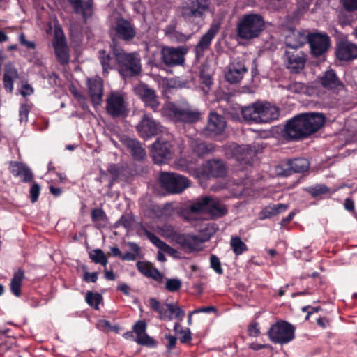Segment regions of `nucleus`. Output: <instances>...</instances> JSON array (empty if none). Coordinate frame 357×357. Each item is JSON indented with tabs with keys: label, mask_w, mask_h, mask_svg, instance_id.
<instances>
[{
	"label": "nucleus",
	"mask_w": 357,
	"mask_h": 357,
	"mask_svg": "<svg viewBox=\"0 0 357 357\" xmlns=\"http://www.w3.org/2000/svg\"><path fill=\"white\" fill-rule=\"evenodd\" d=\"M136 129L139 137L144 139H150L162 132L161 124L146 114L142 116Z\"/></svg>",
	"instance_id": "13"
},
{
	"label": "nucleus",
	"mask_w": 357,
	"mask_h": 357,
	"mask_svg": "<svg viewBox=\"0 0 357 357\" xmlns=\"http://www.w3.org/2000/svg\"><path fill=\"white\" fill-rule=\"evenodd\" d=\"M287 89L293 93H303L305 92L306 86L302 82H293L289 84V85L287 86Z\"/></svg>",
	"instance_id": "50"
},
{
	"label": "nucleus",
	"mask_w": 357,
	"mask_h": 357,
	"mask_svg": "<svg viewBox=\"0 0 357 357\" xmlns=\"http://www.w3.org/2000/svg\"><path fill=\"white\" fill-rule=\"evenodd\" d=\"M341 4L347 12L357 11V0H341Z\"/></svg>",
	"instance_id": "56"
},
{
	"label": "nucleus",
	"mask_w": 357,
	"mask_h": 357,
	"mask_svg": "<svg viewBox=\"0 0 357 357\" xmlns=\"http://www.w3.org/2000/svg\"><path fill=\"white\" fill-rule=\"evenodd\" d=\"M305 191L311 195L312 197H317L322 195L326 194L329 191V189L326 185L324 184H317L306 188Z\"/></svg>",
	"instance_id": "45"
},
{
	"label": "nucleus",
	"mask_w": 357,
	"mask_h": 357,
	"mask_svg": "<svg viewBox=\"0 0 357 357\" xmlns=\"http://www.w3.org/2000/svg\"><path fill=\"white\" fill-rule=\"evenodd\" d=\"M107 171L112 176L113 179L117 178L120 175V169L116 164H110Z\"/></svg>",
	"instance_id": "64"
},
{
	"label": "nucleus",
	"mask_w": 357,
	"mask_h": 357,
	"mask_svg": "<svg viewBox=\"0 0 357 357\" xmlns=\"http://www.w3.org/2000/svg\"><path fill=\"white\" fill-rule=\"evenodd\" d=\"M307 38L310 53L314 57L323 56L330 47L331 39L326 33H309Z\"/></svg>",
	"instance_id": "11"
},
{
	"label": "nucleus",
	"mask_w": 357,
	"mask_h": 357,
	"mask_svg": "<svg viewBox=\"0 0 357 357\" xmlns=\"http://www.w3.org/2000/svg\"><path fill=\"white\" fill-rule=\"evenodd\" d=\"M113 30L114 37L126 43L132 42L137 35L135 24L131 21L123 17L116 19Z\"/></svg>",
	"instance_id": "12"
},
{
	"label": "nucleus",
	"mask_w": 357,
	"mask_h": 357,
	"mask_svg": "<svg viewBox=\"0 0 357 357\" xmlns=\"http://www.w3.org/2000/svg\"><path fill=\"white\" fill-rule=\"evenodd\" d=\"M52 46L57 61L62 66L68 64L70 61V49L63 33L61 36L58 33L55 34Z\"/></svg>",
	"instance_id": "19"
},
{
	"label": "nucleus",
	"mask_w": 357,
	"mask_h": 357,
	"mask_svg": "<svg viewBox=\"0 0 357 357\" xmlns=\"http://www.w3.org/2000/svg\"><path fill=\"white\" fill-rule=\"evenodd\" d=\"M149 305L153 311L159 314L161 319L171 320L172 319V314H174L176 318L182 321L185 316V311L180 307L172 303H161L155 298L149 299Z\"/></svg>",
	"instance_id": "8"
},
{
	"label": "nucleus",
	"mask_w": 357,
	"mask_h": 357,
	"mask_svg": "<svg viewBox=\"0 0 357 357\" xmlns=\"http://www.w3.org/2000/svg\"><path fill=\"white\" fill-rule=\"evenodd\" d=\"M146 324L143 320L137 321L132 327L133 331L137 334V337L145 333Z\"/></svg>",
	"instance_id": "57"
},
{
	"label": "nucleus",
	"mask_w": 357,
	"mask_h": 357,
	"mask_svg": "<svg viewBox=\"0 0 357 357\" xmlns=\"http://www.w3.org/2000/svg\"><path fill=\"white\" fill-rule=\"evenodd\" d=\"M18 78V72L14 65L9 62L4 66V73L3 77V87L5 90L10 93L13 91V84L16 79Z\"/></svg>",
	"instance_id": "31"
},
{
	"label": "nucleus",
	"mask_w": 357,
	"mask_h": 357,
	"mask_svg": "<svg viewBox=\"0 0 357 357\" xmlns=\"http://www.w3.org/2000/svg\"><path fill=\"white\" fill-rule=\"evenodd\" d=\"M136 342L141 345L151 347L155 345L154 340L146 333L137 337Z\"/></svg>",
	"instance_id": "53"
},
{
	"label": "nucleus",
	"mask_w": 357,
	"mask_h": 357,
	"mask_svg": "<svg viewBox=\"0 0 357 357\" xmlns=\"http://www.w3.org/2000/svg\"><path fill=\"white\" fill-rule=\"evenodd\" d=\"M226 128L225 118L213 112H211L206 125V131L210 136H217L222 134Z\"/></svg>",
	"instance_id": "22"
},
{
	"label": "nucleus",
	"mask_w": 357,
	"mask_h": 357,
	"mask_svg": "<svg viewBox=\"0 0 357 357\" xmlns=\"http://www.w3.org/2000/svg\"><path fill=\"white\" fill-rule=\"evenodd\" d=\"M241 113L244 120L259 123V102L241 107Z\"/></svg>",
	"instance_id": "36"
},
{
	"label": "nucleus",
	"mask_w": 357,
	"mask_h": 357,
	"mask_svg": "<svg viewBox=\"0 0 357 357\" xmlns=\"http://www.w3.org/2000/svg\"><path fill=\"white\" fill-rule=\"evenodd\" d=\"M248 72V68L243 62L232 63L225 74L226 80L231 84L238 83L244 74Z\"/></svg>",
	"instance_id": "28"
},
{
	"label": "nucleus",
	"mask_w": 357,
	"mask_h": 357,
	"mask_svg": "<svg viewBox=\"0 0 357 357\" xmlns=\"http://www.w3.org/2000/svg\"><path fill=\"white\" fill-rule=\"evenodd\" d=\"M124 144L130 150L134 160L140 161L145 158V149L142 146L141 143L138 140L132 138H126Z\"/></svg>",
	"instance_id": "33"
},
{
	"label": "nucleus",
	"mask_w": 357,
	"mask_h": 357,
	"mask_svg": "<svg viewBox=\"0 0 357 357\" xmlns=\"http://www.w3.org/2000/svg\"><path fill=\"white\" fill-rule=\"evenodd\" d=\"M91 218L93 222H105L107 219L105 212L102 208L92 209Z\"/></svg>",
	"instance_id": "49"
},
{
	"label": "nucleus",
	"mask_w": 357,
	"mask_h": 357,
	"mask_svg": "<svg viewBox=\"0 0 357 357\" xmlns=\"http://www.w3.org/2000/svg\"><path fill=\"white\" fill-rule=\"evenodd\" d=\"M29 109L26 105H22L20 107L19 116L20 122H27L29 116Z\"/></svg>",
	"instance_id": "61"
},
{
	"label": "nucleus",
	"mask_w": 357,
	"mask_h": 357,
	"mask_svg": "<svg viewBox=\"0 0 357 357\" xmlns=\"http://www.w3.org/2000/svg\"><path fill=\"white\" fill-rule=\"evenodd\" d=\"M187 51L185 47H163L161 50L162 61L169 67L182 65Z\"/></svg>",
	"instance_id": "17"
},
{
	"label": "nucleus",
	"mask_w": 357,
	"mask_h": 357,
	"mask_svg": "<svg viewBox=\"0 0 357 357\" xmlns=\"http://www.w3.org/2000/svg\"><path fill=\"white\" fill-rule=\"evenodd\" d=\"M106 110L113 118L126 116L128 109L123 96L116 92H112L106 100Z\"/></svg>",
	"instance_id": "15"
},
{
	"label": "nucleus",
	"mask_w": 357,
	"mask_h": 357,
	"mask_svg": "<svg viewBox=\"0 0 357 357\" xmlns=\"http://www.w3.org/2000/svg\"><path fill=\"white\" fill-rule=\"evenodd\" d=\"M259 123H269L278 119L279 116L278 109L269 102H259Z\"/></svg>",
	"instance_id": "27"
},
{
	"label": "nucleus",
	"mask_w": 357,
	"mask_h": 357,
	"mask_svg": "<svg viewBox=\"0 0 357 357\" xmlns=\"http://www.w3.org/2000/svg\"><path fill=\"white\" fill-rule=\"evenodd\" d=\"M266 28L264 17L255 13L243 15L236 25V35L242 40H253L259 38Z\"/></svg>",
	"instance_id": "3"
},
{
	"label": "nucleus",
	"mask_w": 357,
	"mask_h": 357,
	"mask_svg": "<svg viewBox=\"0 0 357 357\" xmlns=\"http://www.w3.org/2000/svg\"><path fill=\"white\" fill-rule=\"evenodd\" d=\"M30 198L32 203H35L38 201L40 193V186L36 182H33L30 188Z\"/></svg>",
	"instance_id": "54"
},
{
	"label": "nucleus",
	"mask_w": 357,
	"mask_h": 357,
	"mask_svg": "<svg viewBox=\"0 0 357 357\" xmlns=\"http://www.w3.org/2000/svg\"><path fill=\"white\" fill-rule=\"evenodd\" d=\"M25 165L17 161H10L9 162V170L15 177H18L22 174Z\"/></svg>",
	"instance_id": "48"
},
{
	"label": "nucleus",
	"mask_w": 357,
	"mask_h": 357,
	"mask_svg": "<svg viewBox=\"0 0 357 357\" xmlns=\"http://www.w3.org/2000/svg\"><path fill=\"white\" fill-rule=\"evenodd\" d=\"M336 56L341 61H351L357 58V45L349 41H340L336 48Z\"/></svg>",
	"instance_id": "25"
},
{
	"label": "nucleus",
	"mask_w": 357,
	"mask_h": 357,
	"mask_svg": "<svg viewBox=\"0 0 357 357\" xmlns=\"http://www.w3.org/2000/svg\"><path fill=\"white\" fill-rule=\"evenodd\" d=\"M110 45L114 56L116 59L119 72L123 77H132L139 75L142 72L141 59L137 52L127 53L119 47L114 38Z\"/></svg>",
	"instance_id": "2"
},
{
	"label": "nucleus",
	"mask_w": 357,
	"mask_h": 357,
	"mask_svg": "<svg viewBox=\"0 0 357 357\" xmlns=\"http://www.w3.org/2000/svg\"><path fill=\"white\" fill-rule=\"evenodd\" d=\"M308 34L305 35V33L298 30H292L287 36L284 41L287 49H296L299 50L305 43H307Z\"/></svg>",
	"instance_id": "26"
},
{
	"label": "nucleus",
	"mask_w": 357,
	"mask_h": 357,
	"mask_svg": "<svg viewBox=\"0 0 357 357\" xmlns=\"http://www.w3.org/2000/svg\"><path fill=\"white\" fill-rule=\"evenodd\" d=\"M320 84L324 89L334 92H338L344 88V84L337 77L333 70H327L324 73L323 76L320 78Z\"/></svg>",
	"instance_id": "24"
},
{
	"label": "nucleus",
	"mask_w": 357,
	"mask_h": 357,
	"mask_svg": "<svg viewBox=\"0 0 357 357\" xmlns=\"http://www.w3.org/2000/svg\"><path fill=\"white\" fill-rule=\"evenodd\" d=\"M238 154L236 159L245 164L251 165L253 158L257 155V150L255 146L246 145L245 146H239L237 149Z\"/></svg>",
	"instance_id": "34"
},
{
	"label": "nucleus",
	"mask_w": 357,
	"mask_h": 357,
	"mask_svg": "<svg viewBox=\"0 0 357 357\" xmlns=\"http://www.w3.org/2000/svg\"><path fill=\"white\" fill-rule=\"evenodd\" d=\"M310 162L305 158H296L282 161L276 167L278 175L289 176L292 173H303L310 168Z\"/></svg>",
	"instance_id": "9"
},
{
	"label": "nucleus",
	"mask_w": 357,
	"mask_h": 357,
	"mask_svg": "<svg viewBox=\"0 0 357 357\" xmlns=\"http://www.w3.org/2000/svg\"><path fill=\"white\" fill-rule=\"evenodd\" d=\"M274 204H269L262 209L260 212V219L264 220L266 218H271L276 215Z\"/></svg>",
	"instance_id": "52"
},
{
	"label": "nucleus",
	"mask_w": 357,
	"mask_h": 357,
	"mask_svg": "<svg viewBox=\"0 0 357 357\" xmlns=\"http://www.w3.org/2000/svg\"><path fill=\"white\" fill-rule=\"evenodd\" d=\"M179 333L182 335L179 338L181 343H187L192 340L191 332L189 328L181 329Z\"/></svg>",
	"instance_id": "62"
},
{
	"label": "nucleus",
	"mask_w": 357,
	"mask_h": 357,
	"mask_svg": "<svg viewBox=\"0 0 357 357\" xmlns=\"http://www.w3.org/2000/svg\"><path fill=\"white\" fill-rule=\"evenodd\" d=\"M136 267L139 272L144 276L151 278L157 282H162L163 275L158 271L157 268L153 266V264L145 261H138L136 263Z\"/></svg>",
	"instance_id": "29"
},
{
	"label": "nucleus",
	"mask_w": 357,
	"mask_h": 357,
	"mask_svg": "<svg viewBox=\"0 0 357 357\" xmlns=\"http://www.w3.org/2000/svg\"><path fill=\"white\" fill-rule=\"evenodd\" d=\"M144 232L146 237L149 238V240L159 249L167 252L170 248V246L169 245H167L165 242L162 241L158 236H157L153 233L149 231L146 229H144Z\"/></svg>",
	"instance_id": "40"
},
{
	"label": "nucleus",
	"mask_w": 357,
	"mask_h": 357,
	"mask_svg": "<svg viewBox=\"0 0 357 357\" xmlns=\"http://www.w3.org/2000/svg\"><path fill=\"white\" fill-rule=\"evenodd\" d=\"M306 60L307 55L302 50L294 48L285 50V66L292 74L300 73L305 68Z\"/></svg>",
	"instance_id": "10"
},
{
	"label": "nucleus",
	"mask_w": 357,
	"mask_h": 357,
	"mask_svg": "<svg viewBox=\"0 0 357 357\" xmlns=\"http://www.w3.org/2000/svg\"><path fill=\"white\" fill-rule=\"evenodd\" d=\"M181 287V282L177 278L167 279L165 283V289L169 292H176Z\"/></svg>",
	"instance_id": "47"
},
{
	"label": "nucleus",
	"mask_w": 357,
	"mask_h": 357,
	"mask_svg": "<svg viewBox=\"0 0 357 357\" xmlns=\"http://www.w3.org/2000/svg\"><path fill=\"white\" fill-rule=\"evenodd\" d=\"M295 327L286 321H278L271 326L268 335L270 340L278 344H287L294 339Z\"/></svg>",
	"instance_id": "6"
},
{
	"label": "nucleus",
	"mask_w": 357,
	"mask_h": 357,
	"mask_svg": "<svg viewBox=\"0 0 357 357\" xmlns=\"http://www.w3.org/2000/svg\"><path fill=\"white\" fill-rule=\"evenodd\" d=\"M220 28V23L213 22L206 33L201 37L193 50L197 59L204 56V52L210 48L212 40L219 32Z\"/></svg>",
	"instance_id": "18"
},
{
	"label": "nucleus",
	"mask_w": 357,
	"mask_h": 357,
	"mask_svg": "<svg viewBox=\"0 0 357 357\" xmlns=\"http://www.w3.org/2000/svg\"><path fill=\"white\" fill-rule=\"evenodd\" d=\"M137 93L146 107H150L153 111L158 110L160 103L157 99L155 90L143 84L137 88Z\"/></svg>",
	"instance_id": "23"
},
{
	"label": "nucleus",
	"mask_w": 357,
	"mask_h": 357,
	"mask_svg": "<svg viewBox=\"0 0 357 357\" xmlns=\"http://www.w3.org/2000/svg\"><path fill=\"white\" fill-rule=\"evenodd\" d=\"M159 181L161 188L170 194H180L190 185L187 177L173 172H162Z\"/></svg>",
	"instance_id": "5"
},
{
	"label": "nucleus",
	"mask_w": 357,
	"mask_h": 357,
	"mask_svg": "<svg viewBox=\"0 0 357 357\" xmlns=\"http://www.w3.org/2000/svg\"><path fill=\"white\" fill-rule=\"evenodd\" d=\"M210 265L211 267L215 271V272L219 275L223 274V269L221 266L220 259L215 255H211L210 257Z\"/></svg>",
	"instance_id": "51"
},
{
	"label": "nucleus",
	"mask_w": 357,
	"mask_h": 357,
	"mask_svg": "<svg viewBox=\"0 0 357 357\" xmlns=\"http://www.w3.org/2000/svg\"><path fill=\"white\" fill-rule=\"evenodd\" d=\"M177 21L176 19H173L170 21L169 24L164 29L165 35L167 36L172 37L177 32L176 29Z\"/></svg>",
	"instance_id": "55"
},
{
	"label": "nucleus",
	"mask_w": 357,
	"mask_h": 357,
	"mask_svg": "<svg viewBox=\"0 0 357 357\" xmlns=\"http://www.w3.org/2000/svg\"><path fill=\"white\" fill-rule=\"evenodd\" d=\"M77 14H82L86 22L93 15V0H68Z\"/></svg>",
	"instance_id": "30"
},
{
	"label": "nucleus",
	"mask_w": 357,
	"mask_h": 357,
	"mask_svg": "<svg viewBox=\"0 0 357 357\" xmlns=\"http://www.w3.org/2000/svg\"><path fill=\"white\" fill-rule=\"evenodd\" d=\"M24 278V271L19 268L17 271L14 273L10 280V289L11 293L16 297H20L22 294V285Z\"/></svg>",
	"instance_id": "35"
},
{
	"label": "nucleus",
	"mask_w": 357,
	"mask_h": 357,
	"mask_svg": "<svg viewBox=\"0 0 357 357\" xmlns=\"http://www.w3.org/2000/svg\"><path fill=\"white\" fill-rule=\"evenodd\" d=\"M98 278V273L97 272H87L86 271L82 277V280L86 283L96 282Z\"/></svg>",
	"instance_id": "60"
},
{
	"label": "nucleus",
	"mask_w": 357,
	"mask_h": 357,
	"mask_svg": "<svg viewBox=\"0 0 357 357\" xmlns=\"http://www.w3.org/2000/svg\"><path fill=\"white\" fill-rule=\"evenodd\" d=\"M230 245L236 255H240L248 250L247 245L237 236L231 237Z\"/></svg>",
	"instance_id": "42"
},
{
	"label": "nucleus",
	"mask_w": 357,
	"mask_h": 357,
	"mask_svg": "<svg viewBox=\"0 0 357 357\" xmlns=\"http://www.w3.org/2000/svg\"><path fill=\"white\" fill-rule=\"evenodd\" d=\"M326 116L321 112H310L296 115L287 121L284 136L287 140L303 139L319 130Z\"/></svg>",
	"instance_id": "1"
},
{
	"label": "nucleus",
	"mask_w": 357,
	"mask_h": 357,
	"mask_svg": "<svg viewBox=\"0 0 357 357\" xmlns=\"http://www.w3.org/2000/svg\"><path fill=\"white\" fill-rule=\"evenodd\" d=\"M248 334L251 337H258L260 334L259 324L256 321L252 322L248 326Z\"/></svg>",
	"instance_id": "58"
},
{
	"label": "nucleus",
	"mask_w": 357,
	"mask_h": 357,
	"mask_svg": "<svg viewBox=\"0 0 357 357\" xmlns=\"http://www.w3.org/2000/svg\"><path fill=\"white\" fill-rule=\"evenodd\" d=\"M85 300L90 307L95 310H99V305L102 301V296L98 292L88 291L86 294Z\"/></svg>",
	"instance_id": "41"
},
{
	"label": "nucleus",
	"mask_w": 357,
	"mask_h": 357,
	"mask_svg": "<svg viewBox=\"0 0 357 357\" xmlns=\"http://www.w3.org/2000/svg\"><path fill=\"white\" fill-rule=\"evenodd\" d=\"M193 152L199 157H202L213 150L212 144H206L202 142H195L192 144Z\"/></svg>",
	"instance_id": "38"
},
{
	"label": "nucleus",
	"mask_w": 357,
	"mask_h": 357,
	"mask_svg": "<svg viewBox=\"0 0 357 357\" xmlns=\"http://www.w3.org/2000/svg\"><path fill=\"white\" fill-rule=\"evenodd\" d=\"M209 197H202L189 205V211L192 213H206Z\"/></svg>",
	"instance_id": "39"
},
{
	"label": "nucleus",
	"mask_w": 357,
	"mask_h": 357,
	"mask_svg": "<svg viewBox=\"0 0 357 357\" xmlns=\"http://www.w3.org/2000/svg\"><path fill=\"white\" fill-rule=\"evenodd\" d=\"M172 144L163 139L158 138L151 149V156L154 163H166L172 156Z\"/></svg>",
	"instance_id": "16"
},
{
	"label": "nucleus",
	"mask_w": 357,
	"mask_h": 357,
	"mask_svg": "<svg viewBox=\"0 0 357 357\" xmlns=\"http://www.w3.org/2000/svg\"><path fill=\"white\" fill-rule=\"evenodd\" d=\"M89 257L95 264H100L104 266L107 264V258L104 252L99 248L94 249L89 252Z\"/></svg>",
	"instance_id": "43"
},
{
	"label": "nucleus",
	"mask_w": 357,
	"mask_h": 357,
	"mask_svg": "<svg viewBox=\"0 0 357 357\" xmlns=\"http://www.w3.org/2000/svg\"><path fill=\"white\" fill-rule=\"evenodd\" d=\"M128 245L133 252H127L123 255L122 254L121 259L126 261H135L137 258V255H139L141 248L136 243L134 242H130Z\"/></svg>",
	"instance_id": "44"
},
{
	"label": "nucleus",
	"mask_w": 357,
	"mask_h": 357,
	"mask_svg": "<svg viewBox=\"0 0 357 357\" xmlns=\"http://www.w3.org/2000/svg\"><path fill=\"white\" fill-rule=\"evenodd\" d=\"M172 239L186 252H195L202 250V244L208 240L203 239L197 235L181 234L174 231L172 234Z\"/></svg>",
	"instance_id": "14"
},
{
	"label": "nucleus",
	"mask_w": 357,
	"mask_h": 357,
	"mask_svg": "<svg viewBox=\"0 0 357 357\" xmlns=\"http://www.w3.org/2000/svg\"><path fill=\"white\" fill-rule=\"evenodd\" d=\"M199 80L202 89L204 93H207L213 84L211 75L204 71H202L199 76Z\"/></svg>",
	"instance_id": "46"
},
{
	"label": "nucleus",
	"mask_w": 357,
	"mask_h": 357,
	"mask_svg": "<svg viewBox=\"0 0 357 357\" xmlns=\"http://www.w3.org/2000/svg\"><path fill=\"white\" fill-rule=\"evenodd\" d=\"M22 174L20 176L22 178V181L23 183H30L33 181V174L31 170L25 165L23 169Z\"/></svg>",
	"instance_id": "59"
},
{
	"label": "nucleus",
	"mask_w": 357,
	"mask_h": 357,
	"mask_svg": "<svg viewBox=\"0 0 357 357\" xmlns=\"http://www.w3.org/2000/svg\"><path fill=\"white\" fill-rule=\"evenodd\" d=\"M89 95L94 106L100 105L103 96V82L99 77L88 78L86 82Z\"/></svg>",
	"instance_id": "21"
},
{
	"label": "nucleus",
	"mask_w": 357,
	"mask_h": 357,
	"mask_svg": "<svg viewBox=\"0 0 357 357\" xmlns=\"http://www.w3.org/2000/svg\"><path fill=\"white\" fill-rule=\"evenodd\" d=\"M208 10V6L203 0L190 1L181 7V15L184 21L199 30L205 18V13Z\"/></svg>",
	"instance_id": "4"
},
{
	"label": "nucleus",
	"mask_w": 357,
	"mask_h": 357,
	"mask_svg": "<svg viewBox=\"0 0 357 357\" xmlns=\"http://www.w3.org/2000/svg\"><path fill=\"white\" fill-rule=\"evenodd\" d=\"M200 174L206 178H222L227 174V169L221 160H210L202 165Z\"/></svg>",
	"instance_id": "20"
},
{
	"label": "nucleus",
	"mask_w": 357,
	"mask_h": 357,
	"mask_svg": "<svg viewBox=\"0 0 357 357\" xmlns=\"http://www.w3.org/2000/svg\"><path fill=\"white\" fill-rule=\"evenodd\" d=\"M206 213L215 217H222L227 213V209L225 206L221 205L218 202L209 197V201L207 204Z\"/></svg>",
	"instance_id": "37"
},
{
	"label": "nucleus",
	"mask_w": 357,
	"mask_h": 357,
	"mask_svg": "<svg viewBox=\"0 0 357 357\" xmlns=\"http://www.w3.org/2000/svg\"><path fill=\"white\" fill-rule=\"evenodd\" d=\"M19 40L22 45L25 46L28 49L33 50L36 48L35 43L33 41L27 40L24 33H21L20 34Z\"/></svg>",
	"instance_id": "63"
},
{
	"label": "nucleus",
	"mask_w": 357,
	"mask_h": 357,
	"mask_svg": "<svg viewBox=\"0 0 357 357\" xmlns=\"http://www.w3.org/2000/svg\"><path fill=\"white\" fill-rule=\"evenodd\" d=\"M167 111L174 120L184 123H196L200 120L202 116V113L198 109L188 105L178 106L171 104L167 107Z\"/></svg>",
	"instance_id": "7"
},
{
	"label": "nucleus",
	"mask_w": 357,
	"mask_h": 357,
	"mask_svg": "<svg viewBox=\"0 0 357 357\" xmlns=\"http://www.w3.org/2000/svg\"><path fill=\"white\" fill-rule=\"evenodd\" d=\"M98 60L102 68V73L104 75L108 74L109 70L113 69L116 63V59L114 56L112 50L111 52H107L105 50H99Z\"/></svg>",
	"instance_id": "32"
}]
</instances>
